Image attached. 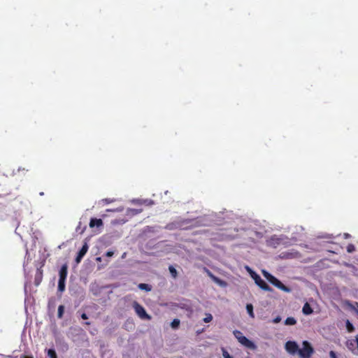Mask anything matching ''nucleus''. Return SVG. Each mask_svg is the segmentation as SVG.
I'll return each mask as SVG.
<instances>
[{
  "mask_svg": "<svg viewBox=\"0 0 358 358\" xmlns=\"http://www.w3.org/2000/svg\"><path fill=\"white\" fill-rule=\"evenodd\" d=\"M233 334L238 341V338L243 337V336L242 332L238 330H234Z\"/></svg>",
  "mask_w": 358,
  "mask_h": 358,
  "instance_id": "a878e982",
  "label": "nucleus"
},
{
  "mask_svg": "<svg viewBox=\"0 0 358 358\" xmlns=\"http://www.w3.org/2000/svg\"><path fill=\"white\" fill-rule=\"evenodd\" d=\"M262 274H263L264 277L275 287H278V289H280V290H282L285 292H287V293L291 292L292 289L289 287L284 285L277 278H275V276L271 275L267 271L262 270Z\"/></svg>",
  "mask_w": 358,
  "mask_h": 358,
  "instance_id": "f03ea898",
  "label": "nucleus"
},
{
  "mask_svg": "<svg viewBox=\"0 0 358 358\" xmlns=\"http://www.w3.org/2000/svg\"><path fill=\"white\" fill-rule=\"evenodd\" d=\"M213 281L222 287H224L227 286V282L224 280L219 278L217 276H215V278H214Z\"/></svg>",
  "mask_w": 358,
  "mask_h": 358,
  "instance_id": "2eb2a0df",
  "label": "nucleus"
},
{
  "mask_svg": "<svg viewBox=\"0 0 358 358\" xmlns=\"http://www.w3.org/2000/svg\"><path fill=\"white\" fill-rule=\"evenodd\" d=\"M343 236H344V238L345 239H347V238H349L350 237V235L349 234H348V233H345Z\"/></svg>",
  "mask_w": 358,
  "mask_h": 358,
  "instance_id": "37998d69",
  "label": "nucleus"
},
{
  "mask_svg": "<svg viewBox=\"0 0 358 358\" xmlns=\"http://www.w3.org/2000/svg\"><path fill=\"white\" fill-rule=\"evenodd\" d=\"M353 309L358 314V303L357 302L355 303V306L353 307Z\"/></svg>",
  "mask_w": 358,
  "mask_h": 358,
  "instance_id": "58836bf2",
  "label": "nucleus"
},
{
  "mask_svg": "<svg viewBox=\"0 0 358 358\" xmlns=\"http://www.w3.org/2000/svg\"><path fill=\"white\" fill-rule=\"evenodd\" d=\"M249 273H250L251 278H254V273H257L255 271H254L253 270H252Z\"/></svg>",
  "mask_w": 358,
  "mask_h": 358,
  "instance_id": "a19ab883",
  "label": "nucleus"
},
{
  "mask_svg": "<svg viewBox=\"0 0 358 358\" xmlns=\"http://www.w3.org/2000/svg\"><path fill=\"white\" fill-rule=\"evenodd\" d=\"M256 285H258L264 291L271 292L273 289L266 284V282L262 279L259 275L254 273V278H252Z\"/></svg>",
  "mask_w": 358,
  "mask_h": 358,
  "instance_id": "423d86ee",
  "label": "nucleus"
},
{
  "mask_svg": "<svg viewBox=\"0 0 358 358\" xmlns=\"http://www.w3.org/2000/svg\"><path fill=\"white\" fill-rule=\"evenodd\" d=\"M133 308L136 315L142 320H150V316L146 313L145 308L137 301L133 302Z\"/></svg>",
  "mask_w": 358,
  "mask_h": 358,
  "instance_id": "20e7f679",
  "label": "nucleus"
},
{
  "mask_svg": "<svg viewBox=\"0 0 358 358\" xmlns=\"http://www.w3.org/2000/svg\"><path fill=\"white\" fill-rule=\"evenodd\" d=\"M96 260L97 262H101V257H96Z\"/></svg>",
  "mask_w": 358,
  "mask_h": 358,
  "instance_id": "a18cd8bd",
  "label": "nucleus"
},
{
  "mask_svg": "<svg viewBox=\"0 0 358 358\" xmlns=\"http://www.w3.org/2000/svg\"><path fill=\"white\" fill-rule=\"evenodd\" d=\"M66 280H59L58 281V291L60 292H63L65 290L66 287Z\"/></svg>",
  "mask_w": 358,
  "mask_h": 358,
  "instance_id": "f3484780",
  "label": "nucleus"
},
{
  "mask_svg": "<svg viewBox=\"0 0 358 358\" xmlns=\"http://www.w3.org/2000/svg\"><path fill=\"white\" fill-rule=\"evenodd\" d=\"M345 327L348 331L350 333L353 332L355 331L354 325L348 320H347L345 322Z\"/></svg>",
  "mask_w": 358,
  "mask_h": 358,
  "instance_id": "a211bd4d",
  "label": "nucleus"
},
{
  "mask_svg": "<svg viewBox=\"0 0 358 358\" xmlns=\"http://www.w3.org/2000/svg\"><path fill=\"white\" fill-rule=\"evenodd\" d=\"M23 267H24V271H26V269H25V262H24Z\"/></svg>",
  "mask_w": 358,
  "mask_h": 358,
  "instance_id": "de8ad7c7",
  "label": "nucleus"
},
{
  "mask_svg": "<svg viewBox=\"0 0 358 358\" xmlns=\"http://www.w3.org/2000/svg\"><path fill=\"white\" fill-rule=\"evenodd\" d=\"M113 254H114V252H113V251L109 250V251H107V252H106V256L107 257H113Z\"/></svg>",
  "mask_w": 358,
  "mask_h": 358,
  "instance_id": "f704fd0d",
  "label": "nucleus"
},
{
  "mask_svg": "<svg viewBox=\"0 0 358 358\" xmlns=\"http://www.w3.org/2000/svg\"><path fill=\"white\" fill-rule=\"evenodd\" d=\"M25 258L27 259V262L31 260V257H30V255L29 254V252H28V250L27 249L26 250V256H25Z\"/></svg>",
  "mask_w": 358,
  "mask_h": 358,
  "instance_id": "e433bc0d",
  "label": "nucleus"
},
{
  "mask_svg": "<svg viewBox=\"0 0 358 358\" xmlns=\"http://www.w3.org/2000/svg\"><path fill=\"white\" fill-rule=\"evenodd\" d=\"M42 276H43V272L41 268H37L36 275H35V280L34 282L36 286L39 285L42 280Z\"/></svg>",
  "mask_w": 358,
  "mask_h": 358,
  "instance_id": "f8f14e48",
  "label": "nucleus"
},
{
  "mask_svg": "<svg viewBox=\"0 0 358 358\" xmlns=\"http://www.w3.org/2000/svg\"><path fill=\"white\" fill-rule=\"evenodd\" d=\"M138 287L141 290H145L146 292H150L152 289L151 285L146 283H140L138 285Z\"/></svg>",
  "mask_w": 358,
  "mask_h": 358,
  "instance_id": "4468645a",
  "label": "nucleus"
},
{
  "mask_svg": "<svg viewBox=\"0 0 358 358\" xmlns=\"http://www.w3.org/2000/svg\"><path fill=\"white\" fill-rule=\"evenodd\" d=\"M355 250V247L353 244H349L347 246V252L349 253H352Z\"/></svg>",
  "mask_w": 358,
  "mask_h": 358,
  "instance_id": "bb28decb",
  "label": "nucleus"
},
{
  "mask_svg": "<svg viewBox=\"0 0 358 358\" xmlns=\"http://www.w3.org/2000/svg\"><path fill=\"white\" fill-rule=\"evenodd\" d=\"M81 317H82V319H83V320H86V319H87V315L85 313H83V314L81 315Z\"/></svg>",
  "mask_w": 358,
  "mask_h": 358,
  "instance_id": "79ce46f5",
  "label": "nucleus"
},
{
  "mask_svg": "<svg viewBox=\"0 0 358 358\" xmlns=\"http://www.w3.org/2000/svg\"><path fill=\"white\" fill-rule=\"evenodd\" d=\"M180 325V320L178 319H174L171 322V327L173 329H176Z\"/></svg>",
  "mask_w": 358,
  "mask_h": 358,
  "instance_id": "393cba45",
  "label": "nucleus"
},
{
  "mask_svg": "<svg viewBox=\"0 0 358 358\" xmlns=\"http://www.w3.org/2000/svg\"><path fill=\"white\" fill-rule=\"evenodd\" d=\"M245 268L246 270L248 271V273H250L252 269L251 268H250L248 266H245Z\"/></svg>",
  "mask_w": 358,
  "mask_h": 358,
  "instance_id": "c03bdc74",
  "label": "nucleus"
},
{
  "mask_svg": "<svg viewBox=\"0 0 358 358\" xmlns=\"http://www.w3.org/2000/svg\"><path fill=\"white\" fill-rule=\"evenodd\" d=\"M166 228L168 229H173V224H167Z\"/></svg>",
  "mask_w": 358,
  "mask_h": 358,
  "instance_id": "ea45409f",
  "label": "nucleus"
},
{
  "mask_svg": "<svg viewBox=\"0 0 358 358\" xmlns=\"http://www.w3.org/2000/svg\"><path fill=\"white\" fill-rule=\"evenodd\" d=\"M142 211H143L142 209H136V208H129L127 209L126 215L132 217V216L136 215L138 214H140Z\"/></svg>",
  "mask_w": 358,
  "mask_h": 358,
  "instance_id": "9b49d317",
  "label": "nucleus"
},
{
  "mask_svg": "<svg viewBox=\"0 0 358 358\" xmlns=\"http://www.w3.org/2000/svg\"><path fill=\"white\" fill-rule=\"evenodd\" d=\"M40 195L41 196L43 195V192H40Z\"/></svg>",
  "mask_w": 358,
  "mask_h": 358,
  "instance_id": "8fccbe9b",
  "label": "nucleus"
},
{
  "mask_svg": "<svg viewBox=\"0 0 358 358\" xmlns=\"http://www.w3.org/2000/svg\"><path fill=\"white\" fill-rule=\"evenodd\" d=\"M281 321L280 316H277L273 320V322L275 324H277Z\"/></svg>",
  "mask_w": 358,
  "mask_h": 358,
  "instance_id": "473e14b6",
  "label": "nucleus"
},
{
  "mask_svg": "<svg viewBox=\"0 0 358 358\" xmlns=\"http://www.w3.org/2000/svg\"><path fill=\"white\" fill-rule=\"evenodd\" d=\"M24 358H33V357H24Z\"/></svg>",
  "mask_w": 358,
  "mask_h": 358,
  "instance_id": "3c124183",
  "label": "nucleus"
},
{
  "mask_svg": "<svg viewBox=\"0 0 358 358\" xmlns=\"http://www.w3.org/2000/svg\"><path fill=\"white\" fill-rule=\"evenodd\" d=\"M143 204L146 206H153L155 204V201L149 199H142V205Z\"/></svg>",
  "mask_w": 358,
  "mask_h": 358,
  "instance_id": "5701e85b",
  "label": "nucleus"
},
{
  "mask_svg": "<svg viewBox=\"0 0 358 358\" xmlns=\"http://www.w3.org/2000/svg\"><path fill=\"white\" fill-rule=\"evenodd\" d=\"M213 320V316L210 313H208L206 315V317L203 318V322H206V323H208L210 322H211Z\"/></svg>",
  "mask_w": 358,
  "mask_h": 358,
  "instance_id": "b1692460",
  "label": "nucleus"
},
{
  "mask_svg": "<svg viewBox=\"0 0 358 358\" xmlns=\"http://www.w3.org/2000/svg\"><path fill=\"white\" fill-rule=\"evenodd\" d=\"M130 202L133 204L142 205V199H133Z\"/></svg>",
  "mask_w": 358,
  "mask_h": 358,
  "instance_id": "cd10ccee",
  "label": "nucleus"
},
{
  "mask_svg": "<svg viewBox=\"0 0 358 358\" xmlns=\"http://www.w3.org/2000/svg\"><path fill=\"white\" fill-rule=\"evenodd\" d=\"M296 323L295 318L289 317L285 320V325H294Z\"/></svg>",
  "mask_w": 358,
  "mask_h": 358,
  "instance_id": "6ab92c4d",
  "label": "nucleus"
},
{
  "mask_svg": "<svg viewBox=\"0 0 358 358\" xmlns=\"http://www.w3.org/2000/svg\"><path fill=\"white\" fill-rule=\"evenodd\" d=\"M238 342L243 346H245L250 350H255L257 348V345L252 341L249 340L245 336H243V337L238 338Z\"/></svg>",
  "mask_w": 358,
  "mask_h": 358,
  "instance_id": "0eeeda50",
  "label": "nucleus"
},
{
  "mask_svg": "<svg viewBox=\"0 0 358 358\" xmlns=\"http://www.w3.org/2000/svg\"><path fill=\"white\" fill-rule=\"evenodd\" d=\"M225 213L226 216L223 217V219H225V217L231 218V216L234 215L231 211H226Z\"/></svg>",
  "mask_w": 358,
  "mask_h": 358,
  "instance_id": "72a5a7b5",
  "label": "nucleus"
},
{
  "mask_svg": "<svg viewBox=\"0 0 358 358\" xmlns=\"http://www.w3.org/2000/svg\"><path fill=\"white\" fill-rule=\"evenodd\" d=\"M64 311V306L63 305H60L58 307L57 317L59 318H62Z\"/></svg>",
  "mask_w": 358,
  "mask_h": 358,
  "instance_id": "4be33fe9",
  "label": "nucleus"
},
{
  "mask_svg": "<svg viewBox=\"0 0 358 358\" xmlns=\"http://www.w3.org/2000/svg\"><path fill=\"white\" fill-rule=\"evenodd\" d=\"M205 271L206 272L207 275L212 279V280H213L214 278H215V275L213 274V273L207 269V268H204Z\"/></svg>",
  "mask_w": 358,
  "mask_h": 358,
  "instance_id": "7c9ffc66",
  "label": "nucleus"
},
{
  "mask_svg": "<svg viewBox=\"0 0 358 358\" xmlns=\"http://www.w3.org/2000/svg\"><path fill=\"white\" fill-rule=\"evenodd\" d=\"M314 352V348L308 341H303L302 348H299L298 355L300 358H310Z\"/></svg>",
  "mask_w": 358,
  "mask_h": 358,
  "instance_id": "7ed1b4c3",
  "label": "nucleus"
},
{
  "mask_svg": "<svg viewBox=\"0 0 358 358\" xmlns=\"http://www.w3.org/2000/svg\"><path fill=\"white\" fill-rule=\"evenodd\" d=\"M125 255H126V253H124V254L122 255V258H124V257H125Z\"/></svg>",
  "mask_w": 358,
  "mask_h": 358,
  "instance_id": "09e8293b",
  "label": "nucleus"
},
{
  "mask_svg": "<svg viewBox=\"0 0 358 358\" xmlns=\"http://www.w3.org/2000/svg\"><path fill=\"white\" fill-rule=\"evenodd\" d=\"M296 239L294 236L290 238L284 234H274L266 240V245L273 248H277L279 246L287 247L291 245Z\"/></svg>",
  "mask_w": 358,
  "mask_h": 358,
  "instance_id": "f257e3e1",
  "label": "nucleus"
},
{
  "mask_svg": "<svg viewBox=\"0 0 358 358\" xmlns=\"http://www.w3.org/2000/svg\"><path fill=\"white\" fill-rule=\"evenodd\" d=\"M325 237H327V238H331V237H332V235H327V236H326Z\"/></svg>",
  "mask_w": 358,
  "mask_h": 358,
  "instance_id": "49530a36",
  "label": "nucleus"
},
{
  "mask_svg": "<svg viewBox=\"0 0 358 358\" xmlns=\"http://www.w3.org/2000/svg\"><path fill=\"white\" fill-rule=\"evenodd\" d=\"M103 225V221L101 219H97V218H91L90 222V227H99Z\"/></svg>",
  "mask_w": 358,
  "mask_h": 358,
  "instance_id": "9d476101",
  "label": "nucleus"
},
{
  "mask_svg": "<svg viewBox=\"0 0 358 358\" xmlns=\"http://www.w3.org/2000/svg\"><path fill=\"white\" fill-rule=\"evenodd\" d=\"M353 342L352 341H348L347 342V346L349 349H351V346H353Z\"/></svg>",
  "mask_w": 358,
  "mask_h": 358,
  "instance_id": "4c0bfd02",
  "label": "nucleus"
},
{
  "mask_svg": "<svg viewBox=\"0 0 358 358\" xmlns=\"http://www.w3.org/2000/svg\"><path fill=\"white\" fill-rule=\"evenodd\" d=\"M47 355L50 358H57L55 349L50 348L47 350Z\"/></svg>",
  "mask_w": 358,
  "mask_h": 358,
  "instance_id": "aec40b11",
  "label": "nucleus"
},
{
  "mask_svg": "<svg viewBox=\"0 0 358 358\" xmlns=\"http://www.w3.org/2000/svg\"><path fill=\"white\" fill-rule=\"evenodd\" d=\"M67 266L66 264L63 265L59 271V280H66L67 277Z\"/></svg>",
  "mask_w": 358,
  "mask_h": 358,
  "instance_id": "1a4fd4ad",
  "label": "nucleus"
},
{
  "mask_svg": "<svg viewBox=\"0 0 358 358\" xmlns=\"http://www.w3.org/2000/svg\"><path fill=\"white\" fill-rule=\"evenodd\" d=\"M299 345L294 341H288L285 344V349L291 355H295L299 352Z\"/></svg>",
  "mask_w": 358,
  "mask_h": 358,
  "instance_id": "39448f33",
  "label": "nucleus"
},
{
  "mask_svg": "<svg viewBox=\"0 0 358 358\" xmlns=\"http://www.w3.org/2000/svg\"><path fill=\"white\" fill-rule=\"evenodd\" d=\"M222 355L224 358H234L231 355L229 354V352L224 350L222 349Z\"/></svg>",
  "mask_w": 358,
  "mask_h": 358,
  "instance_id": "c756f323",
  "label": "nucleus"
},
{
  "mask_svg": "<svg viewBox=\"0 0 358 358\" xmlns=\"http://www.w3.org/2000/svg\"><path fill=\"white\" fill-rule=\"evenodd\" d=\"M124 210L123 207H119L114 209H107V212H122Z\"/></svg>",
  "mask_w": 358,
  "mask_h": 358,
  "instance_id": "c85d7f7f",
  "label": "nucleus"
},
{
  "mask_svg": "<svg viewBox=\"0 0 358 358\" xmlns=\"http://www.w3.org/2000/svg\"><path fill=\"white\" fill-rule=\"evenodd\" d=\"M329 356L330 358H337L336 354L334 351H330Z\"/></svg>",
  "mask_w": 358,
  "mask_h": 358,
  "instance_id": "c9c22d12",
  "label": "nucleus"
},
{
  "mask_svg": "<svg viewBox=\"0 0 358 358\" xmlns=\"http://www.w3.org/2000/svg\"><path fill=\"white\" fill-rule=\"evenodd\" d=\"M246 310L250 317H252V318L255 317V315L253 313V306L251 303H248L246 305Z\"/></svg>",
  "mask_w": 358,
  "mask_h": 358,
  "instance_id": "dca6fc26",
  "label": "nucleus"
},
{
  "mask_svg": "<svg viewBox=\"0 0 358 358\" xmlns=\"http://www.w3.org/2000/svg\"><path fill=\"white\" fill-rule=\"evenodd\" d=\"M88 250V245L87 244L85 243L83 247L80 248V250L78 251L77 255H76V262L77 264H79L82 259L83 258V257L85 255V254L87 253Z\"/></svg>",
  "mask_w": 358,
  "mask_h": 358,
  "instance_id": "6e6552de",
  "label": "nucleus"
},
{
  "mask_svg": "<svg viewBox=\"0 0 358 358\" xmlns=\"http://www.w3.org/2000/svg\"><path fill=\"white\" fill-rule=\"evenodd\" d=\"M169 272H170L171 276L173 278H176L177 277V273H178L176 269L173 266L171 265L169 267Z\"/></svg>",
  "mask_w": 358,
  "mask_h": 358,
  "instance_id": "412c9836",
  "label": "nucleus"
},
{
  "mask_svg": "<svg viewBox=\"0 0 358 358\" xmlns=\"http://www.w3.org/2000/svg\"><path fill=\"white\" fill-rule=\"evenodd\" d=\"M115 201V199H108V198H107V199H102V201H103V203H105L106 204H109V203H112V202H114Z\"/></svg>",
  "mask_w": 358,
  "mask_h": 358,
  "instance_id": "2f4dec72",
  "label": "nucleus"
},
{
  "mask_svg": "<svg viewBox=\"0 0 358 358\" xmlns=\"http://www.w3.org/2000/svg\"><path fill=\"white\" fill-rule=\"evenodd\" d=\"M302 312L304 315H310L313 312V310L310 304L306 303L303 306Z\"/></svg>",
  "mask_w": 358,
  "mask_h": 358,
  "instance_id": "ddd939ff",
  "label": "nucleus"
}]
</instances>
